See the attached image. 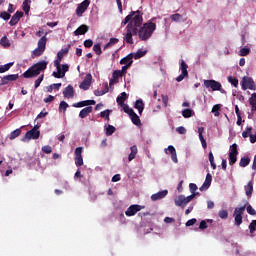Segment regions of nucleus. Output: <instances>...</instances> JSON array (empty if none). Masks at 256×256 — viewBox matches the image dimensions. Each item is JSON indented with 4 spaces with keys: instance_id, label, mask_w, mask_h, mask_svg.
Returning a JSON list of instances; mask_svg holds the SVG:
<instances>
[{
    "instance_id": "1",
    "label": "nucleus",
    "mask_w": 256,
    "mask_h": 256,
    "mask_svg": "<svg viewBox=\"0 0 256 256\" xmlns=\"http://www.w3.org/2000/svg\"><path fill=\"white\" fill-rule=\"evenodd\" d=\"M126 25L129 29H137V27H141V25H143V14H141V11H132L127 15L121 22V27H125Z\"/></svg>"
},
{
    "instance_id": "2",
    "label": "nucleus",
    "mask_w": 256,
    "mask_h": 256,
    "mask_svg": "<svg viewBox=\"0 0 256 256\" xmlns=\"http://www.w3.org/2000/svg\"><path fill=\"white\" fill-rule=\"evenodd\" d=\"M49 64L48 61L42 60L37 62L36 64L32 65L29 69H27L22 76L24 79H33V77H38L41 75L45 69H47V65Z\"/></svg>"
},
{
    "instance_id": "3",
    "label": "nucleus",
    "mask_w": 256,
    "mask_h": 256,
    "mask_svg": "<svg viewBox=\"0 0 256 256\" xmlns=\"http://www.w3.org/2000/svg\"><path fill=\"white\" fill-rule=\"evenodd\" d=\"M155 29H157V24L151 21L144 23L138 31L139 39L141 41H148V39H151L153 33L155 32Z\"/></svg>"
},
{
    "instance_id": "4",
    "label": "nucleus",
    "mask_w": 256,
    "mask_h": 256,
    "mask_svg": "<svg viewBox=\"0 0 256 256\" xmlns=\"http://www.w3.org/2000/svg\"><path fill=\"white\" fill-rule=\"evenodd\" d=\"M47 47V33L38 41V47L32 52L34 57H41Z\"/></svg>"
},
{
    "instance_id": "5",
    "label": "nucleus",
    "mask_w": 256,
    "mask_h": 256,
    "mask_svg": "<svg viewBox=\"0 0 256 256\" xmlns=\"http://www.w3.org/2000/svg\"><path fill=\"white\" fill-rule=\"evenodd\" d=\"M245 209H247V204H244L242 207L235 208L234 210V223L237 227L243 223V214L245 213Z\"/></svg>"
},
{
    "instance_id": "6",
    "label": "nucleus",
    "mask_w": 256,
    "mask_h": 256,
    "mask_svg": "<svg viewBox=\"0 0 256 256\" xmlns=\"http://www.w3.org/2000/svg\"><path fill=\"white\" fill-rule=\"evenodd\" d=\"M37 129H39V126H35L33 129L26 132L22 141H27V139H39V137H41V132Z\"/></svg>"
},
{
    "instance_id": "7",
    "label": "nucleus",
    "mask_w": 256,
    "mask_h": 256,
    "mask_svg": "<svg viewBox=\"0 0 256 256\" xmlns=\"http://www.w3.org/2000/svg\"><path fill=\"white\" fill-rule=\"evenodd\" d=\"M242 89L243 91H247V89H250L251 91H255L256 86H255V81H253V78L244 77L242 79Z\"/></svg>"
},
{
    "instance_id": "8",
    "label": "nucleus",
    "mask_w": 256,
    "mask_h": 256,
    "mask_svg": "<svg viewBox=\"0 0 256 256\" xmlns=\"http://www.w3.org/2000/svg\"><path fill=\"white\" fill-rule=\"evenodd\" d=\"M141 209H145V206H141L139 204L131 205L125 211V215H126V217H133V216L137 215V213H139V211H141Z\"/></svg>"
},
{
    "instance_id": "9",
    "label": "nucleus",
    "mask_w": 256,
    "mask_h": 256,
    "mask_svg": "<svg viewBox=\"0 0 256 256\" xmlns=\"http://www.w3.org/2000/svg\"><path fill=\"white\" fill-rule=\"evenodd\" d=\"M204 87L212 89V91H221V83L216 80H204Z\"/></svg>"
},
{
    "instance_id": "10",
    "label": "nucleus",
    "mask_w": 256,
    "mask_h": 256,
    "mask_svg": "<svg viewBox=\"0 0 256 256\" xmlns=\"http://www.w3.org/2000/svg\"><path fill=\"white\" fill-rule=\"evenodd\" d=\"M89 5H91V0H84L82 3H80L76 8L77 17H83V13L87 11Z\"/></svg>"
},
{
    "instance_id": "11",
    "label": "nucleus",
    "mask_w": 256,
    "mask_h": 256,
    "mask_svg": "<svg viewBox=\"0 0 256 256\" xmlns=\"http://www.w3.org/2000/svg\"><path fill=\"white\" fill-rule=\"evenodd\" d=\"M83 147H77L75 149L74 155V161H75V165L76 167H82L83 165Z\"/></svg>"
},
{
    "instance_id": "12",
    "label": "nucleus",
    "mask_w": 256,
    "mask_h": 256,
    "mask_svg": "<svg viewBox=\"0 0 256 256\" xmlns=\"http://www.w3.org/2000/svg\"><path fill=\"white\" fill-rule=\"evenodd\" d=\"M126 35L124 37V41L128 43L129 45H133V35H137V28H129V26L126 27Z\"/></svg>"
},
{
    "instance_id": "13",
    "label": "nucleus",
    "mask_w": 256,
    "mask_h": 256,
    "mask_svg": "<svg viewBox=\"0 0 256 256\" xmlns=\"http://www.w3.org/2000/svg\"><path fill=\"white\" fill-rule=\"evenodd\" d=\"M93 81V76L91 75V73H88L84 80L81 82V84L79 85V87L81 89H83V91H87L89 90V87H91V83Z\"/></svg>"
},
{
    "instance_id": "14",
    "label": "nucleus",
    "mask_w": 256,
    "mask_h": 256,
    "mask_svg": "<svg viewBox=\"0 0 256 256\" xmlns=\"http://www.w3.org/2000/svg\"><path fill=\"white\" fill-rule=\"evenodd\" d=\"M19 74H10L0 78V85H8L9 81H17Z\"/></svg>"
},
{
    "instance_id": "15",
    "label": "nucleus",
    "mask_w": 256,
    "mask_h": 256,
    "mask_svg": "<svg viewBox=\"0 0 256 256\" xmlns=\"http://www.w3.org/2000/svg\"><path fill=\"white\" fill-rule=\"evenodd\" d=\"M63 95L65 99H73L75 97V88H73V85L69 84L64 90Z\"/></svg>"
},
{
    "instance_id": "16",
    "label": "nucleus",
    "mask_w": 256,
    "mask_h": 256,
    "mask_svg": "<svg viewBox=\"0 0 256 256\" xmlns=\"http://www.w3.org/2000/svg\"><path fill=\"white\" fill-rule=\"evenodd\" d=\"M166 155H171V159L173 163H178L179 160L177 159V150H175V147L173 145L168 146L167 149H165Z\"/></svg>"
},
{
    "instance_id": "17",
    "label": "nucleus",
    "mask_w": 256,
    "mask_h": 256,
    "mask_svg": "<svg viewBox=\"0 0 256 256\" xmlns=\"http://www.w3.org/2000/svg\"><path fill=\"white\" fill-rule=\"evenodd\" d=\"M97 102L95 100H84L77 103L72 104V107L79 109L81 107H90V105H95Z\"/></svg>"
},
{
    "instance_id": "18",
    "label": "nucleus",
    "mask_w": 256,
    "mask_h": 256,
    "mask_svg": "<svg viewBox=\"0 0 256 256\" xmlns=\"http://www.w3.org/2000/svg\"><path fill=\"white\" fill-rule=\"evenodd\" d=\"M168 194H169L168 190H162L160 192L152 194L151 195V201H159L161 199H165V197H167Z\"/></svg>"
},
{
    "instance_id": "19",
    "label": "nucleus",
    "mask_w": 256,
    "mask_h": 256,
    "mask_svg": "<svg viewBox=\"0 0 256 256\" xmlns=\"http://www.w3.org/2000/svg\"><path fill=\"white\" fill-rule=\"evenodd\" d=\"M21 17H23V12L21 11H16V13L12 16L9 25L11 27H15V25H17V23H19V21H21Z\"/></svg>"
},
{
    "instance_id": "20",
    "label": "nucleus",
    "mask_w": 256,
    "mask_h": 256,
    "mask_svg": "<svg viewBox=\"0 0 256 256\" xmlns=\"http://www.w3.org/2000/svg\"><path fill=\"white\" fill-rule=\"evenodd\" d=\"M174 203L176 207H181L182 209H185L187 206V200H185L184 195H179L177 198H175Z\"/></svg>"
},
{
    "instance_id": "21",
    "label": "nucleus",
    "mask_w": 256,
    "mask_h": 256,
    "mask_svg": "<svg viewBox=\"0 0 256 256\" xmlns=\"http://www.w3.org/2000/svg\"><path fill=\"white\" fill-rule=\"evenodd\" d=\"M211 181H213V176H211V173H208L206 175V179H205L204 183L200 187V191H207V189H209V187H211Z\"/></svg>"
},
{
    "instance_id": "22",
    "label": "nucleus",
    "mask_w": 256,
    "mask_h": 256,
    "mask_svg": "<svg viewBox=\"0 0 256 256\" xmlns=\"http://www.w3.org/2000/svg\"><path fill=\"white\" fill-rule=\"evenodd\" d=\"M71 47V45H68L67 48L61 49L58 53H57V59L54 61V63L58 62V65H61V61L63 60L64 55H67V53H69V48Z\"/></svg>"
},
{
    "instance_id": "23",
    "label": "nucleus",
    "mask_w": 256,
    "mask_h": 256,
    "mask_svg": "<svg viewBox=\"0 0 256 256\" xmlns=\"http://www.w3.org/2000/svg\"><path fill=\"white\" fill-rule=\"evenodd\" d=\"M133 59H134L133 53H130L126 57L120 60V65H126L128 67H131V65H133Z\"/></svg>"
},
{
    "instance_id": "24",
    "label": "nucleus",
    "mask_w": 256,
    "mask_h": 256,
    "mask_svg": "<svg viewBox=\"0 0 256 256\" xmlns=\"http://www.w3.org/2000/svg\"><path fill=\"white\" fill-rule=\"evenodd\" d=\"M54 67H56L57 72H53V77H55L56 79H63V70L61 69V64H59V62H54Z\"/></svg>"
},
{
    "instance_id": "25",
    "label": "nucleus",
    "mask_w": 256,
    "mask_h": 256,
    "mask_svg": "<svg viewBox=\"0 0 256 256\" xmlns=\"http://www.w3.org/2000/svg\"><path fill=\"white\" fill-rule=\"evenodd\" d=\"M93 113V106H87L79 112L80 119H85L89 114Z\"/></svg>"
},
{
    "instance_id": "26",
    "label": "nucleus",
    "mask_w": 256,
    "mask_h": 256,
    "mask_svg": "<svg viewBox=\"0 0 256 256\" xmlns=\"http://www.w3.org/2000/svg\"><path fill=\"white\" fill-rule=\"evenodd\" d=\"M134 109H137L139 112V115H143V111L145 109V103L143 102L142 99L136 100L134 104Z\"/></svg>"
},
{
    "instance_id": "27",
    "label": "nucleus",
    "mask_w": 256,
    "mask_h": 256,
    "mask_svg": "<svg viewBox=\"0 0 256 256\" xmlns=\"http://www.w3.org/2000/svg\"><path fill=\"white\" fill-rule=\"evenodd\" d=\"M87 31H89V26L82 24L80 27H78L74 31V35H76V36L85 35V33H87Z\"/></svg>"
},
{
    "instance_id": "28",
    "label": "nucleus",
    "mask_w": 256,
    "mask_h": 256,
    "mask_svg": "<svg viewBox=\"0 0 256 256\" xmlns=\"http://www.w3.org/2000/svg\"><path fill=\"white\" fill-rule=\"evenodd\" d=\"M246 196L248 199H251V195H253V182L250 181L248 184L244 187Z\"/></svg>"
},
{
    "instance_id": "29",
    "label": "nucleus",
    "mask_w": 256,
    "mask_h": 256,
    "mask_svg": "<svg viewBox=\"0 0 256 256\" xmlns=\"http://www.w3.org/2000/svg\"><path fill=\"white\" fill-rule=\"evenodd\" d=\"M129 117L134 125H141V119L139 118V115L135 113V111L132 114H130Z\"/></svg>"
},
{
    "instance_id": "30",
    "label": "nucleus",
    "mask_w": 256,
    "mask_h": 256,
    "mask_svg": "<svg viewBox=\"0 0 256 256\" xmlns=\"http://www.w3.org/2000/svg\"><path fill=\"white\" fill-rule=\"evenodd\" d=\"M125 101H127V93L126 92H122L116 99V103L118 105H124Z\"/></svg>"
},
{
    "instance_id": "31",
    "label": "nucleus",
    "mask_w": 256,
    "mask_h": 256,
    "mask_svg": "<svg viewBox=\"0 0 256 256\" xmlns=\"http://www.w3.org/2000/svg\"><path fill=\"white\" fill-rule=\"evenodd\" d=\"M249 104L251 105L252 113H255L256 111V93L255 92L249 98Z\"/></svg>"
},
{
    "instance_id": "32",
    "label": "nucleus",
    "mask_w": 256,
    "mask_h": 256,
    "mask_svg": "<svg viewBox=\"0 0 256 256\" xmlns=\"http://www.w3.org/2000/svg\"><path fill=\"white\" fill-rule=\"evenodd\" d=\"M22 7L24 13H26V15H29V11H31V0H24Z\"/></svg>"
},
{
    "instance_id": "33",
    "label": "nucleus",
    "mask_w": 256,
    "mask_h": 256,
    "mask_svg": "<svg viewBox=\"0 0 256 256\" xmlns=\"http://www.w3.org/2000/svg\"><path fill=\"white\" fill-rule=\"evenodd\" d=\"M188 67L189 66L185 63V60H181L180 71L183 75L189 76V72L187 71Z\"/></svg>"
},
{
    "instance_id": "34",
    "label": "nucleus",
    "mask_w": 256,
    "mask_h": 256,
    "mask_svg": "<svg viewBox=\"0 0 256 256\" xmlns=\"http://www.w3.org/2000/svg\"><path fill=\"white\" fill-rule=\"evenodd\" d=\"M147 55V50L139 49L136 53L133 54L134 59H141Z\"/></svg>"
},
{
    "instance_id": "35",
    "label": "nucleus",
    "mask_w": 256,
    "mask_h": 256,
    "mask_svg": "<svg viewBox=\"0 0 256 256\" xmlns=\"http://www.w3.org/2000/svg\"><path fill=\"white\" fill-rule=\"evenodd\" d=\"M131 153L128 156V161H133V159H135V157L137 156V146L134 145L130 148Z\"/></svg>"
},
{
    "instance_id": "36",
    "label": "nucleus",
    "mask_w": 256,
    "mask_h": 256,
    "mask_svg": "<svg viewBox=\"0 0 256 256\" xmlns=\"http://www.w3.org/2000/svg\"><path fill=\"white\" fill-rule=\"evenodd\" d=\"M193 115H195V112L191 109H184L182 111V117H184V119H189V117H193Z\"/></svg>"
},
{
    "instance_id": "37",
    "label": "nucleus",
    "mask_w": 256,
    "mask_h": 256,
    "mask_svg": "<svg viewBox=\"0 0 256 256\" xmlns=\"http://www.w3.org/2000/svg\"><path fill=\"white\" fill-rule=\"evenodd\" d=\"M249 163H251V158H249V156H244L241 158L239 165L241 167H247V165H249Z\"/></svg>"
},
{
    "instance_id": "38",
    "label": "nucleus",
    "mask_w": 256,
    "mask_h": 256,
    "mask_svg": "<svg viewBox=\"0 0 256 256\" xmlns=\"http://www.w3.org/2000/svg\"><path fill=\"white\" fill-rule=\"evenodd\" d=\"M119 43V39L117 38H110L109 42L105 44L104 46V51L105 49H109V47H113V45H117Z\"/></svg>"
},
{
    "instance_id": "39",
    "label": "nucleus",
    "mask_w": 256,
    "mask_h": 256,
    "mask_svg": "<svg viewBox=\"0 0 256 256\" xmlns=\"http://www.w3.org/2000/svg\"><path fill=\"white\" fill-rule=\"evenodd\" d=\"M208 159L210 161V165L212 167V169H217V164H215V156H213V152L210 151L208 154Z\"/></svg>"
},
{
    "instance_id": "40",
    "label": "nucleus",
    "mask_w": 256,
    "mask_h": 256,
    "mask_svg": "<svg viewBox=\"0 0 256 256\" xmlns=\"http://www.w3.org/2000/svg\"><path fill=\"white\" fill-rule=\"evenodd\" d=\"M19 135H21V129H16V130L12 131L9 135L10 141L17 139V137H19Z\"/></svg>"
},
{
    "instance_id": "41",
    "label": "nucleus",
    "mask_w": 256,
    "mask_h": 256,
    "mask_svg": "<svg viewBox=\"0 0 256 256\" xmlns=\"http://www.w3.org/2000/svg\"><path fill=\"white\" fill-rule=\"evenodd\" d=\"M11 67H13V62H10L5 65H0V73H5V72L9 71V69H11Z\"/></svg>"
},
{
    "instance_id": "42",
    "label": "nucleus",
    "mask_w": 256,
    "mask_h": 256,
    "mask_svg": "<svg viewBox=\"0 0 256 256\" xmlns=\"http://www.w3.org/2000/svg\"><path fill=\"white\" fill-rule=\"evenodd\" d=\"M0 45H2V47H11V42H9V39L7 38V36H3L0 39Z\"/></svg>"
},
{
    "instance_id": "43",
    "label": "nucleus",
    "mask_w": 256,
    "mask_h": 256,
    "mask_svg": "<svg viewBox=\"0 0 256 256\" xmlns=\"http://www.w3.org/2000/svg\"><path fill=\"white\" fill-rule=\"evenodd\" d=\"M109 115H111V110H109V109H106V110L100 112V117H102L106 121H110Z\"/></svg>"
},
{
    "instance_id": "44",
    "label": "nucleus",
    "mask_w": 256,
    "mask_h": 256,
    "mask_svg": "<svg viewBox=\"0 0 256 256\" xmlns=\"http://www.w3.org/2000/svg\"><path fill=\"white\" fill-rule=\"evenodd\" d=\"M61 83H56V84H52L50 86L47 87V91L48 93H52L53 89H56L57 91H59V89H61Z\"/></svg>"
},
{
    "instance_id": "45",
    "label": "nucleus",
    "mask_w": 256,
    "mask_h": 256,
    "mask_svg": "<svg viewBox=\"0 0 256 256\" xmlns=\"http://www.w3.org/2000/svg\"><path fill=\"white\" fill-rule=\"evenodd\" d=\"M120 107H122L124 113H127V115H130L134 112L133 108H130L127 104H121Z\"/></svg>"
},
{
    "instance_id": "46",
    "label": "nucleus",
    "mask_w": 256,
    "mask_h": 256,
    "mask_svg": "<svg viewBox=\"0 0 256 256\" xmlns=\"http://www.w3.org/2000/svg\"><path fill=\"white\" fill-rule=\"evenodd\" d=\"M249 53H251V49H249L247 47L241 48L239 51L240 57H247V55H249Z\"/></svg>"
},
{
    "instance_id": "47",
    "label": "nucleus",
    "mask_w": 256,
    "mask_h": 256,
    "mask_svg": "<svg viewBox=\"0 0 256 256\" xmlns=\"http://www.w3.org/2000/svg\"><path fill=\"white\" fill-rule=\"evenodd\" d=\"M116 131L115 126L113 125H108L106 128V135L107 137H111V135H113V133Z\"/></svg>"
},
{
    "instance_id": "48",
    "label": "nucleus",
    "mask_w": 256,
    "mask_h": 256,
    "mask_svg": "<svg viewBox=\"0 0 256 256\" xmlns=\"http://www.w3.org/2000/svg\"><path fill=\"white\" fill-rule=\"evenodd\" d=\"M43 79H45V74L40 75V76L35 80V84H34L35 89H38V87L41 85V83H43Z\"/></svg>"
},
{
    "instance_id": "49",
    "label": "nucleus",
    "mask_w": 256,
    "mask_h": 256,
    "mask_svg": "<svg viewBox=\"0 0 256 256\" xmlns=\"http://www.w3.org/2000/svg\"><path fill=\"white\" fill-rule=\"evenodd\" d=\"M229 155H239V151L237 150V144L234 143L230 146Z\"/></svg>"
},
{
    "instance_id": "50",
    "label": "nucleus",
    "mask_w": 256,
    "mask_h": 256,
    "mask_svg": "<svg viewBox=\"0 0 256 256\" xmlns=\"http://www.w3.org/2000/svg\"><path fill=\"white\" fill-rule=\"evenodd\" d=\"M67 107H69V104L65 101H61L59 104L60 113H61V111H63V113H65V111H67Z\"/></svg>"
},
{
    "instance_id": "51",
    "label": "nucleus",
    "mask_w": 256,
    "mask_h": 256,
    "mask_svg": "<svg viewBox=\"0 0 256 256\" xmlns=\"http://www.w3.org/2000/svg\"><path fill=\"white\" fill-rule=\"evenodd\" d=\"M228 81L231 83V85H233V87H239V79L229 76Z\"/></svg>"
},
{
    "instance_id": "52",
    "label": "nucleus",
    "mask_w": 256,
    "mask_h": 256,
    "mask_svg": "<svg viewBox=\"0 0 256 256\" xmlns=\"http://www.w3.org/2000/svg\"><path fill=\"white\" fill-rule=\"evenodd\" d=\"M219 111H221V105L219 104L214 105L212 108V113H214L215 117H219L220 115Z\"/></svg>"
},
{
    "instance_id": "53",
    "label": "nucleus",
    "mask_w": 256,
    "mask_h": 256,
    "mask_svg": "<svg viewBox=\"0 0 256 256\" xmlns=\"http://www.w3.org/2000/svg\"><path fill=\"white\" fill-rule=\"evenodd\" d=\"M0 18L4 21H9V19H11V14L9 12L3 11L0 13Z\"/></svg>"
},
{
    "instance_id": "54",
    "label": "nucleus",
    "mask_w": 256,
    "mask_h": 256,
    "mask_svg": "<svg viewBox=\"0 0 256 256\" xmlns=\"http://www.w3.org/2000/svg\"><path fill=\"white\" fill-rule=\"evenodd\" d=\"M248 229H249L251 235H253V233H255V231H256V220H252V222L248 226Z\"/></svg>"
},
{
    "instance_id": "55",
    "label": "nucleus",
    "mask_w": 256,
    "mask_h": 256,
    "mask_svg": "<svg viewBox=\"0 0 256 256\" xmlns=\"http://www.w3.org/2000/svg\"><path fill=\"white\" fill-rule=\"evenodd\" d=\"M229 155V165H235L237 163V154H228Z\"/></svg>"
},
{
    "instance_id": "56",
    "label": "nucleus",
    "mask_w": 256,
    "mask_h": 256,
    "mask_svg": "<svg viewBox=\"0 0 256 256\" xmlns=\"http://www.w3.org/2000/svg\"><path fill=\"white\" fill-rule=\"evenodd\" d=\"M120 77H124L120 70H114L112 73V78H114L116 81H119Z\"/></svg>"
},
{
    "instance_id": "57",
    "label": "nucleus",
    "mask_w": 256,
    "mask_h": 256,
    "mask_svg": "<svg viewBox=\"0 0 256 256\" xmlns=\"http://www.w3.org/2000/svg\"><path fill=\"white\" fill-rule=\"evenodd\" d=\"M218 216L220 219H227V217H229V212H227V210H220Z\"/></svg>"
},
{
    "instance_id": "58",
    "label": "nucleus",
    "mask_w": 256,
    "mask_h": 256,
    "mask_svg": "<svg viewBox=\"0 0 256 256\" xmlns=\"http://www.w3.org/2000/svg\"><path fill=\"white\" fill-rule=\"evenodd\" d=\"M170 18L175 21L176 23H179V21H181V19H183V16H181V14L176 13L170 16Z\"/></svg>"
},
{
    "instance_id": "59",
    "label": "nucleus",
    "mask_w": 256,
    "mask_h": 256,
    "mask_svg": "<svg viewBox=\"0 0 256 256\" xmlns=\"http://www.w3.org/2000/svg\"><path fill=\"white\" fill-rule=\"evenodd\" d=\"M93 51L94 53H96V55H101V53H103V51L101 50V44H95L93 46Z\"/></svg>"
},
{
    "instance_id": "60",
    "label": "nucleus",
    "mask_w": 256,
    "mask_h": 256,
    "mask_svg": "<svg viewBox=\"0 0 256 256\" xmlns=\"http://www.w3.org/2000/svg\"><path fill=\"white\" fill-rule=\"evenodd\" d=\"M251 131V127L246 128V130L242 132V137H244V139H247V137L251 136Z\"/></svg>"
},
{
    "instance_id": "61",
    "label": "nucleus",
    "mask_w": 256,
    "mask_h": 256,
    "mask_svg": "<svg viewBox=\"0 0 256 256\" xmlns=\"http://www.w3.org/2000/svg\"><path fill=\"white\" fill-rule=\"evenodd\" d=\"M42 151L43 153H46V155H49L53 152V148H51L49 145H46L42 147Z\"/></svg>"
},
{
    "instance_id": "62",
    "label": "nucleus",
    "mask_w": 256,
    "mask_h": 256,
    "mask_svg": "<svg viewBox=\"0 0 256 256\" xmlns=\"http://www.w3.org/2000/svg\"><path fill=\"white\" fill-rule=\"evenodd\" d=\"M204 131H205L204 127H199L198 128L199 139H200L201 142L205 141V138L203 137Z\"/></svg>"
},
{
    "instance_id": "63",
    "label": "nucleus",
    "mask_w": 256,
    "mask_h": 256,
    "mask_svg": "<svg viewBox=\"0 0 256 256\" xmlns=\"http://www.w3.org/2000/svg\"><path fill=\"white\" fill-rule=\"evenodd\" d=\"M246 211H247V213H248L249 215H253V216L256 215V211L254 210L253 206H251V205H248V206L246 207Z\"/></svg>"
},
{
    "instance_id": "64",
    "label": "nucleus",
    "mask_w": 256,
    "mask_h": 256,
    "mask_svg": "<svg viewBox=\"0 0 256 256\" xmlns=\"http://www.w3.org/2000/svg\"><path fill=\"white\" fill-rule=\"evenodd\" d=\"M84 47H86V49H91V47H93V40H91V39L85 40Z\"/></svg>"
}]
</instances>
